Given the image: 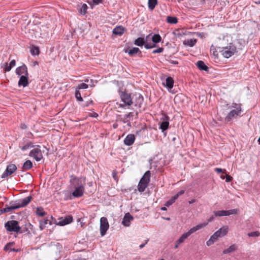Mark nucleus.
I'll use <instances>...</instances> for the list:
<instances>
[{"mask_svg": "<svg viewBox=\"0 0 260 260\" xmlns=\"http://www.w3.org/2000/svg\"><path fill=\"white\" fill-rule=\"evenodd\" d=\"M180 244V243H178V241L177 240V241H176V242H175V245H174V248H175V249L178 248V246H179V245Z\"/></svg>", "mask_w": 260, "mask_h": 260, "instance_id": "4d7b16f0", "label": "nucleus"}, {"mask_svg": "<svg viewBox=\"0 0 260 260\" xmlns=\"http://www.w3.org/2000/svg\"><path fill=\"white\" fill-rule=\"evenodd\" d=\"M247 235L249 237H258L260 235V233L257 231H255V232L249 233H248Z\"/></svg>", "mask_w": 260, "mask_h": 260, "instance_id": "c03bdc74", "label": "nucleus"}, {"mask_svg": "<svg viewBox=\"0 0 260 260\" xmlns=\"http://www.w3.org/2000/svg\"><path fill=\"white\" fill-rule=\"evenodd\" d=\"M92 103V101L90 100V101H88L85 102L84 103H83L81 104V106L84 107H88L89 105L91 104Z\"/></svg>", "mask_w": 260, "mask_h": 260, "instance_id": "a18cd8bd", "label": "nucleus"}, {"mask_svg": "<svg viewBox=\"0 0 260 260\" xmlns=\"http://www.w3.org/2000/svg\"><path fill=\"white\" fill-rule=\"evenodd\" d=\"M163 48H161V47H159L156 49H155L154 50H153L152 51V53H154V54H155V53H161L163 51Z\"/></svg>", "mask_w": 260, "mask_h": 260, "instance_id": "49530a36", "label": "nucleus"}, {"mask_svg": "<svg viewBox=\"0 0 260 260\" xmlns=\"http://www.w3.org/2000/svg\"><path fill=\"white\" fill-rule=\"evenodd\" d=\"M197 43V40L195 39H191L185 40L183 41V44L189 47H193Z\"/></svg>", "mask_w": 260, "mask_h": 260, "instance_id": "4be33fe9", "label": "nucleus"}, {"mask_svg": "<svg viewBox=\"0 0 260 260\" xmlns=\"http://www.w3.org/2000/svg\"><path fill=\"white\" fill-rule=\"evenodd\" d=\"M157 0H148V7L150 10H152L154 9L155 6L157 5Z\"/></svg>", "mask_w": 260, "mask_h": 260, "instance_id": "c756f323", "label": "nucleus"}, {"mask_svg": "<svg viewBox=\"0 0 260 260\" xmlns=\"http://www.w3.org/2000/svg\"><path fill=\"white\" fill-rule=\"evenodd\" d=\"M220 178L222 179H224L225 178V176H220Z\"/></svg>", "mask_w": 260, "mask_h": 260, "instance_id": "338daca9", "label": "nucleus"}, {"mask_svg": "<svg viewBox=\"0 0 260 260\" xmlns=\"http://www.w3.org/2000/svg\"><path fill=\"white\" fill-rule=\"evenodd\" d=\"M148 185L141 182L139 181V183L138 185V190L140 192H143L146 188L147 187Z\"/></svg>", "mask_w": 260, "mask_h": 260, "instance_id": "c85d7f7f", "label": "nucleus"}, {"mask_svg": "<svg viewBox=\"0 0 260 260\" xmlns=\"http://www.w3.org/2000/svg\"><path fill=\"white\" fill-rule=\"evenodd\" d=\"M214 219V216H211L208 219V221L206 222V223H208V224L211 222L212 221H213V220Z\"/></svg>", "mask_w": 260, "mask_h": 260, "instance_id": "6e6d98bb", "label": "nucleus"}, {"mask_svg": "<svg viewBox=\"0 0 260 260\" xmlns=\"http://www.w3.org/2000/svg\"><path fill=\"white\" fill-rule=\"evenodd\" d=\"M259 144H260V137H259V138L258 139V140H257Z\"/></svg>", "mask_w": 260, "mask_h": 260, "instance_id": "774afa93", "label": "nucleus"}, {"mask_svg": "<svg viewBox=\"0 0 260 260\" xmlns=\"http://www.w3.org/2000/svg\"><path fill=\"white\" fill-rule=\"evenodd\" d=\"M34 147V146L33 145V144L31 142H29V143H27L26 145H24L23 146L21 147V149L22 151H25V150L29 149V148H32Z\"/></svg>", "mask_w": 260, "mask_h": 260, "instance_id": "a19ab883", "label": "nucleus"}, {"mask_svg": "<svg viewBox=\"0 0 260 260\" xmlns=\"http://www.w3.org/2000/svg\"><path fill=\"white\" fill-rule=\"evenodd\" d=\"M17 170V167L14 164H10L9 165L4 173L2 174L1 177L2 178H5L8 176L12 174L14 172H15Z\"/></svg>", "mask_w": 260, "mask_h": 260, "instance_id": "9b49d317", "label": "nucleus"}, {"mask_svg": "<svg viewBox=\"0 0 260 260\" xmlns=\"http://www.w3.org/2000/svg\"><path fill=\"white\" fill-rule=\"evenodd\" d=\"M135 137L134 134H128L124 139V143L127 146L132 145L135 141Z\"/></svg>", "mask_w": 260, "mask_h": 260, "instance_id": "f3484780", "label": "nucleus"}, {"mask_svg": "<svg viewBox=\"0 0 260 260\" xmlns=\"http://www.w3.org/2000/svg\"><path fill=\"white\" fill-rule=\"evenodd\" d=\"M31 199V197L28 196L25 198L18 200L14 203H11L9 206H6L4 208L2 209L1 213H4L10 212L14 210L25 207L29 203Z\"/></svg>", "mask_w": 260, "mask_h": 260, "instance_id": "7ed1b4c3", "label": "nucleus"}, {"mask_svg": "<svg viewBox=\"0 0 260 260\" xmlns=\"http://www.w3.org/2000/svg\"><path fill=\"white\" fill-rule=\"evenodd\" d=\"M160 210L162 211H166L167 210V208L165 207H162L160 208Z\"/></svg>", "mask_w": 260, "mask_h": 260, "instance_id": "0e129e2a", "label": "nucleus"}, {"mask_svg": "<svg viewBox=\"0 0 260 260\" xmlns=\"http://www.w3.org/2000/svg\"><path fill=\"white\" fill-rule=\"evenodd\" d=\"M214 214L215 216H226L227 212L226 210H220L214 211Z\"/></svg>", "mask_w": 260, "mask_h": 260, "instance_id": "7c9ffc66", "label": "nucleus"}, {"mask_svg": "<svg viewBox=\"0 0 260 260\" xmlns=\"http://www.w3.org/2000/svg\"><path fill=\"white\" fill-rule=\"evenodd\" d=\"M208 225V223H202L192 227L188 230V232L183 233L180 238L177 240L178 243L181 244L185 239H186L191 234L196 231L204 228Z\"/></svg>", "mask_w": 260, "mask_h": 260, "instance_id": "423d86ee", "label": "nucleus"}, {"mask_svg": "<svg viewBox=\"0 0 260 260\" xmlns=\"http://www.w3.org/2000/svg\"><path fill=\"white\" fill-rule=\"evenodd\" d=\"M73 221V217L71 216H67L64 217H60L58 219L57 225L63 226L71 223Z\"/></svg>", "mask_w": 260, "mask_h": 260, "instance_id": "ddd939ff", "label": "nucleus"}, {"mask_svg": "<svg viewBox=\"0 0 260 260\" xmlns=\"http://www.w3.org/2000/svg\"><path fill=\"white\" fill-rule=\"evenodd\" d=\"M88 85L85 83H82L78 85L76 90H79L82 89H87L88 87Z\"/></svg>", "mask_w": 260, "mask_h": 260, "instance_id": "ea45409f", "label": "nucleus"}, {"mask_svg": "<svg viewBox=\"0 0 260 260\" xmlns=\"http://www.w3.org/2000/svg\"><path fill=\"white\" fill-rule=\"evenodd\" d=\"M175 202L173 201V200H172V199H171L170 200H169V201H168L166 204H165V205L167 206V207H169L170 206V205H171L172 204H173Z\"/></svg>", "mask_w": 260, "mask_h": 260, "instance_id": "de8ad7c7", "label": "nucleus"}, {"mask_svg": "<svg viewBox=\"0 0 260 260\" xmlns=\"http://www.w3.org/2000/svg\"><path fill=\"white\" fill-rule=\"evenodd\" d=\"M217 240V239L213 235H212L210 237V239L206 242V245L208 246H211Z\"/></svg>", "mask_w": 260, "mask_h": 260, "instance_id": "e433bc0d", "label": "nucleus"}, {"mask_svg": "<svg viewBox=\"0 0 260 260\" xmlns=\"http://www.w3.org/2000/svg\"><path fill=\"white\" fill-rule=\"evenodd\" d=\"M229 232V227L227 225L223 226L216 231L213 235L218 240L220 237L225 236Z\"/></svg>", "mask_w": 260, "mask_h": 260, "instance_id": "9d476101", "label": "nucleus"}, {"mask_svg": "<svg viewBox=\"0 0 260 260\" xmlns=\"http://www.w3.org/2000/svg\"><path fill=\"white\" fill-rule=\"evenodd\" d=\"M109 228V222L106 217H102L100 219V234L104 236Z\"/></svg>", "mask_w": 260, "mask_h": 260, "instance_id": "1a4fd4ad", "label": "nucleus"}, {"mask_svg": "<svg viewBox=\"0 0 260 260\" xmlns=\"http://www.w3.org/2000/svg\"><path fill=\"white\" fill-rule=\"evenodd\" d=\"M84 82L86 83H89L88 86H90V87H93L94 86V83L95 81L93 79H89L88 78H86L84 80Z\"/></svg>", "mask_w": 260, "mask_h": 260, "instance_id": "79ce46f5", "label": "nucleus"}, {"mask_svg": "<svg viewBox=\"0 0 260 260\" xmlns=\"http://www.w3.org/2000/svg\"><path fill=\"white\" fill-rule=\"evenodd\" d=\"M147 241H148V240H147V241H146L145 243H144V244H141V245L139 246L140 248V249L143 248L145 246L146 244L147 243Z\"/></svg>", "mask_w": 260, "mask_h": 260, "instance_id": "052dcab7", "label": "nucleus"}, {"mask_svg": "<svg viewBox=\"0 0 260 260\" xmlns=\"http://www.w3.org/2000/svg\"><path fill=\"white\" fill-rule=\"evenodd\" d=\"M36 214L41 217H43L46 215V212L42 207H37L36 209Z\"/></svg>", "mask_w": 260, "mask_h": 260, "instance_id": "2f4dec72", "label": "nucleus"}, {"mask_svg": "<svg viewBox=\"0 0 260 260\" xmlns=\"http://www.w3.org/2000/svg\"><path fill=\"white\" fill-rule=\"evenodd\" d=\"M169 117L166 115L164 118V121L160 123L159 128L161 129L162 132H164L168 128L169 125Z\"/></svg>", "mask_w": 260, "mask_h": 260, "instance_id": "dca6fc26", "label": "nucleus"}, {"mask_svg": "<svg viewBox=\"0 0 260 260\" xmlns=\"http://www.w3.org/2000/svg\"><path fill=\"white\" fill-rule=\"evenodd\" d=\"M167 21L170 24H176L178 22L177 18L175 17L168 16Z\"/></svg>", "mask_w": 260, "mask_h": 260, "instance_id": "72a5a7b5", "label": "nucleus"}, {"mask_svg": "<svg viewBox=\"0 0 260 260\" xmlns=\"http://www.w3.org/2000/svg\"><path fill=\"white\" fill-rule=\"evenodd\" d=\"M215 171L216 172H217V173H225V170H222V169H220V168H215Z\"/></svg>", "mask_w": 260, "mask_h": 260, "instance_id": "09e8293b", "label": "nucleus"}, {"mask_svg": "<svg viewBox=\"0 0 260 260\" xmlns=\"http://www.w3.org/2000/svg\"><path fill=\"white\" fill-rule=\"evenodd\" d=\"M178 197H179V196H178V195L177 194H176V195H175L174 196H173L171 199H172V200H173V201L175 202V200H176V199H177V198H178Z\"/></svg>", "mask_w": 260, "mask_h": 260, "instance_id": "13d9d810", "label": "nucleus"}, {"mask_svg": "<svg viewBox=\"0 0 260 260\" xmlns=\"http://www.w3.org/2000/svg\"><path fill=\"white\" fill-rule=\"evenodd\" d=\"M219 51L224 57L229 58L236 52L237 48L234 44L230 43L225 47H219Z\"/></svg>", "mask_w": 260, "mask_h": 260, "instance_id": "39448f33", "label": "nucleus"}, {"mask_svg": "<svg viewBox=\"0 0 260 260\" xmlns=\"http://www.w3.org/2000/svg\"><path fill=\"white\" fill-rule=\"evenodd\" d=\"M143 102V97L142 95L139 94L136 99L135 106L140 108Z\"/></svg>", "mask_w": 260, "mask_h": 260, "instance_id": "5701e85b", "label": "nucleus"}, {"mask_svg": "<svg viewBox=\"0 0 260 260\" xmlns=\"http://www.w3.org/2000/svg\"><path fill=\"white\" fill-rule=\"evenodd\" d=\"M226 106L230 110V112L224 118V120L226 122H230L233 119L240 116L243 111L241 104L233 103L231 105L228 104Z\"/></svg>", "mask_w": 260, "mask_h": 260, "instance_id": "f03ea898", "label": "nucleus"}, {"mask_svg": "<svg viewBox=\"0 0 260 260\" xmlns=\"http://www.w3.org/2000/svg\"><path fill=\"white\" fill-rule=\"evenodd\" d=\"M119 95L123 104L117 103L116 108L126 109V107L131 106L133 102L131 94L126 91H119Z\"/></svg>", "mask_w": 260, "mask_h": 260, "instance_id": "20e7f679", "label": "nucleus"}, {"mask_svg": "<svg viewBox=\"0 0 260 260\" xmlns=\"http://www.w3.org/2000/svg\"><path fill=\"white\" fill-rule=\"evenodd\" d=\"M152 41L155 43H159L161 41V37L158 34H154L152 37Z\"/></svg>", "mask_w": 260, "mask_h": 260, "instance_id": "4c0bfd02", "label": "nucleus"}, {"mask_svg": "<svg viewBox=\"0 0 260 260\" xmlns=\"http://www.w3.org/2000/svg\"><path fill=\"white\" fill-rule=\"evenodd\" d=\"M196 64L198 68L201 70L207 71L208 69V68L206 66L204 61L202 60L198 61Z\"/></svg>", "mask_w": 260, "mask_h": 260, "instance_id": "a878e982", "label": "nucleus"}, {"mask_svg": "<svg viewBox=\"0 0 260 260\" xmlns=\"http://www.w3.org/2000/svg\"><path fill=\"white\" fill-rule=\"evenodd\" d=\"M18 251V250H16V249H15L14 248L13 249H12V248L10 249V251Z\"/></svg>", "mask_w": 260, "mask_h": 260, "instance_id": "69168bd1", "label": "nucleus"}, {"mask_svg": "<svg viewBox=\"0 0 260 260\" xmlns=\"http://www.w3.org/2000/svg\"><path fill=\"white\" fill-rule=\"evenodd\" d=\"M39 52V48L38 47L32 46L30 49V53L32 55H38Z\"/></svg>", "mask_w": 260, "mask_h": 260, "instance_id": "c9c22d12", "label": "nucleus"}, {"mask_svg": "<svg viewBox=\"0 0 260 260\" xmlns=\"http://www.w3.org/2000/svg\"><path fill=\"white\" fill-rule=\"evenodd\" d=\"M184 193V191L183 190H181L180 191H179L177 194L178 195V196H180L182 194H183Z\"/></svg>", "mask_w": 260, "mask_h": 260, "instance_id": "bf43d9fd", "label": "nucleus"}, {"mask_svg": "<svg viewBox=\"0 0 260 260\" xmlns=\"http://www.w3.org/2000/svg\"><path fill=\"white\" fill-rule=\"evenodd\" d=\"M132 116H133V113L132 112H129L128 114L125 115L124 117L125 119H126V118H127L129 117H132Z\"/></svg>", "mask_w": 260, "mask_h": 260, "instance_id": "5fc2aeb1", "label": "nucleus"}, {"mask_svg": "<svg viewBox=\"0 0 260 260\" xmlns=\"http://www.w3.org/2000/svg\"><path fill=\"white\" fill-rule=\"evenodd\" d=\"M91 117L96 118L98 117V114L94 112L91 115Z\"/></svg>", "mask_w": 260, "mask_h": 260, "instance_id": "680f3d73", "label": "nucleus"}, {"mask_svg": "<svg viewBox=\"0 0 260 260\" xmlns=\"http://www.w3.org/2000/svg\"><path fill=\"white\" fill-rule=\"evenodd\" d=\"M134 44L138 46H142L145 44V39L143 38H138L135 40Z\"/></svg>", "mask_w": 260, "mask_h": 260, "instance_id": "cd10ccee", "label": "nucleus"}, {"mask_svg": "<svg viewBox=\"0 0 260 260\" xmlns=\"http://www.w3.org/2000/svg\"><path fill=\"white\" fill-rule=\"evenodd\" d=\"M237 246L235 244H232L229 247H228L227 249H224L223 251V253L224 254H226L231 253V252L235 251L237 249Z\"/></svg>", "mask_w": 260, "mask_h": 260, "instance_id": "393cba45", "label": "nucleus"}, {"mask_svg": "<svg viewBox=\"0 0 260 260\" xmlns=\"http://www.w3.org/2000/svg\"><path fill=\"white\" fill-rule=\"evenodd\" d=\"M16 65V61L14 59L12 60L10 63L8 64V62H5V64L2 66L5 72H9L11 71L12 68L15 67Z\"/></svg>", "mask_w": 260, "mask_h": 260, "instance_id": "a211bd4d", "label": "nucleus"}, {"mask_svg": "<svg viewBox=\"0 0 260 260\" xmlns=\"http://www.w3.org/2000/svg\"><path fill=\"white\" fill-rule=\"evenodd\" d=\"M133 219L134 217L129 213H127L125 214L122 223L124 226L128 227L130 225L131 221Z\"/></svg>", "mask_w": 260, "mask_h": 260, "instance_id": "4468645a", "label": "nucleus"}, {"mask_svg": "<svg viewBox=\"0 0 260 260\" xmlns=\"http://www.w3.org/2000/svg\"><path fill=\"white\" fill-rule=\"evenodd\" d=\"M174 80L171 77H168L166 79L165 83H163V85L167 87L168 89H172L174 85Z\"/></svg>", "mask_w": 260, "mask_h": 260, "instance_id": "aec40b11", "label": "nucleus"}, {"mask_svg": "<svg viewBox=\"0 0 260 260\" xmlns=\"http://www.w3.org/2000/svg\"><path fill=\"white\" fill-rule=\"evenodd\" d=\"M75 96L77 101L80 102L83 101V99L81 95V93L79 90H76L75 92Z\"/></svg>", "mask_w": 260, "mask_h": 260, "instance_id": "37998d69", "label": "nucleus"}, {"mask_svg": "<svg viewBox=\"0 0 260 260\" xmlns=\"http://www.w3.org/2000/svg\"><path fill=\"white\" fill-rule=\"evenodd\" d=\"M18 84L19 87L23 86L25 87L27 86L28 84V75H22L20 76Z\"/></svg>", "mask_w": 260, "mask_h": 260, "instance_id": "2eb2a0df", "label": "nucleus"}, {"mask_svg": "<svg viewBox=\"0 0 260 260\" xmlns=\"http://www.w3.org/2000/svg\"><path fill=\"white\" fill-rule=\"evenodd\" d=\"M87 8L88 7L86 4H83L79 10V13L82 15H84L87 12Z\"/></svg>", "mask_w": 260, "mask_h": 260, "instance_id": "473e14b6", "label": "nucleus"}, {"mask_svg": "<svg viewBox=\"0 0 260 260\" xmlns=\"http://www.w3.org/2000/svg\"><path fill=\"white\" fill-rule=\"evenodd\" d=\"M225 178H226V182H230L232 180V177L231 176H230L229 175H228V174L225 175Z\"/></svg>", "mask_w": 260, "mask_h": 260, "instance_id": "3c124183", "label": "nucleus"}, {"mask_svg": "<svg viewBox=\"0 0 260 260\" xmlns=\"http://www.w3.org/2000/svg\"><path fill=\"white\" fill-rule=\"evenodd\" d=\"M151 173L150 171H146L143 175L140 181H141L146 184H148L150 180Z\"/></svg>", "mask_w": 260, "mask_h": 260, "instance_id": "6ab92c4d", "label": "nucleus"}, {"mask_svg": "<svg viewBox=\"0 0 260 260\" xmlns=\"http://www.w3.org/2000/svg\"><path fill=\"white\" fill-rule=\"evenodd\" d=\"M194 202H195V200H190V201H189L188 202V203H189V204H193V203H194Z\"/></svg>", "mask_w": 260, "mask_h": 260, "instance_id": "e2e57ef3", "label": "nucleus"}, {"mask_svg": "<svg viewBox=\"0 0 260 260\" xmlns=\"http://www.w3.org/2000/svg\"><path fill=\"white\" fill-rule=\"evenodd\" d=\"M15 73L17 75L20 77L22 75H28L27 68L24 64H23L21 66L17 67L16 69Z\"/></svg>", "mask_w": 260, "mask_h": 260, "instance_id": "f8f14e48", "label": "nucleus"}, {"mask_svg": "<svg viewBox=\"0 0 260 260\" xmlns=\"http://www.w3.org/2000/svg\"><path fill=\"white\" fill-rule=\"evenodd\" d=\"M239 210L238 209H231L229 210H226L227 216H229L230 215L237 214L239 213Z\"/></svg>", "mask_w": 260, "mask_h": 260, "instance_id": "58836bf2", "label": "nucleus"}, {"mask_svg": "<svg viewBox=\"0 0 260 260\" xmlns=\"http://www.w3.org/2000/svg\"><path fill=\"white\" fill-rule=\"evenodd\" d=\"M32 167V163L30 160L25 161L22 166V169L23 170H28Z\"/></svg>", "mask_w": 260, "mask_h": 260, "instance_id": "b1692460", "label": "nucleus"}, {"mask_svg": "<svg viewBox=\"0 0 260 260\" xmlns=\"http://www.w3.org/2000/svg\"><path fill=\"white\" fill-rule=\"evenodd\" d=\"M29 156L32 157L36 161H40L43 157L41 146L37 145L34 147V148L29 152Z\"/></svg>", "mask_w": 260, "mask_h": 260, "instance_id": "0eeeda50", "label": "nucleus"}, {"mask_svg": "<svg viewBox=\"0 0 260 260\" xmlns=\"http://www.w3.org/2000/svg\"><path fill=\"white\" fill-rule=\"evenodd\" d=\"M102 0H92V2L94 5H98L99 4L102 3Z\"/></svg>", "mask_w": 260, "mask_h": 260, "instance_id": "864d4df0", "label": "nucleus"}, {"mask_svg": "<svg viewBox=\"0 0 260 260\" xmlns=\"http://www.w3.org/2000/svg\"><path fill=\"white\" fill-rule=\"evenodd\" d=\"M11 243H8L5 247L4 249L5 250H9L10 251V249H12L10 246L11 245Z\"/></svg>", "mask_w": 260, "mask_h": 260, "instance_id": "603ef678", "label": "nucleus"}, {"mask_svg": "<svg viewBox=\"0 0 260 260\" xmlns=\"http://www.w3.org/2000/svg\"><path fill=\"white\" fill-rule=\"evenodd\" d=\"M139 52H140V49L137 47H133L132 49L125 51L126 53H127L129 55L132 56L137 54Z\"/></svg>", "mask_w": 260, "mask_h": 260, "instance_id": "bb28decb", "label": "nucleus"}, {"mask_svg": "<svg viewBox=\"0 0 260 260\" xmlns=\"http://www.w3.org/2000/svg\"><path fill=\"white\" fill-rule=\"evenodd\" d=\"M70 183L71 188L73 190L70 199L72 200V197L78 198L82 197L85 191V178L72 175Z\"/></svg>", "mask_w": 260, "mask_h": 260, "instance_id": "f257e3e1", "label": "nucleus"}, {"mask_svg": "<svg viewBox=\"0 0 260 260\" xmlns=\"http://www.w3.org/2000/svg\"><path fill=\"white\" fill-rule=\"evenodd\" d=\"M124 28L122 26H119L115 27L113 30V33L117 35H121L124 33Z\"/></svg>", "mask_w": 260, "mask_h": 260, "instance_id": "412c9836", "label": "nucleus"}, {"mask_svg": "<svg viewBox=\"0 0 260 260\" xmlns=\"http://www.w3.org/2000/svg\"><path fill=\"white\" fill-rule=\"evenodd\" d=\"M51 224V223L48 219H45L42 221H40V228L41 230L44 229L46 226V225L47 224Z\"/></svg>", "mask_w": 260, "mask_h": 260, "instance_id": "f704fd0d", "label": "nucleus"}, {"mask_svg": "<svg viewBox=\"0 0 260 260\" xmlns=\"http://www.w3.org/2000/svg\"><path fill=\"white\" fill-rule=\"evenodd\" d=\"M5 227L9 232H19L21 228L16 220H9L5 224Z\"/></svg>", "mask_w": 260, "mask_h": 260, "instance_id": "6e6552de", "label": "nucleus"}, {"mask_svg": "<svg viewBox=\"0 0 260 260\" xmlns=\"http://www.w3.org/2000/svg\"><path fill=\"white\" fill-rule=\"evenodd\" d=\"M144 46H145V48H146V49H151V48L154 47L155 45L153 44L152 45H151L148 44V43H145Z\"/></svg>", "mask_w": 260, "mask_h": 260, "instance_id": "8fccbe9b", "label": "nucleus"}]
</instances>
